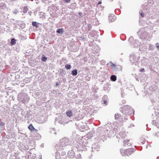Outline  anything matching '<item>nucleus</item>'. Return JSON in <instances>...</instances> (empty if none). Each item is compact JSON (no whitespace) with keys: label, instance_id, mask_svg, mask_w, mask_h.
Wrapping results in <instances>:
<instances>
[{"label":"nucleus","instance_id":"7ed1b4c3","mask_svg":"<svg viewBox=\"0 0 159 159\" xmlns=\"http://www.w3.org/2000/svg\"><path fill=\"white\" fill-rule=\"evenodd\" d=\"M68 156L69 158H72L74 157L75 156V153L72 151L69 152L68 153Z\"/></svg>","mask_w":159,"mask_h":159},{"label":"nucleus","instance_id":"412c9836","mask_svg":"<svg viewBox=\"0 0 159 159\" xmlns=\"http://www.w3.org/2000/svg\"><path fill=\"white\" fill-rule=\"evenodd\" d=\"M144 69H143V68H142V69H140V72H143V71H144Z\"/></svg>","mask_w":159,"mask_h":159},{"label":"nucleus","instance_id":"a211bd4d","mask_svg":"<svg viewBox=\"0 0 159 159\" xmlns=\"http://www.w3.org/2000/svg\"><path fill=\"white\" fill-rule=\"evenodd\" d=\"M156 47L158 49V50H159V44H158V43H156Z\"/></svg>","mask_w":159,"mask_h":159},{"label":"nucleus","instance_id":"4be33fe9","mask_svg":"<svg viewBox=\"0 0 159 159\" xmlns=\"http://www.w3.org/2000/svg\"><path fill=\"white\" fill-rule=\"evenodd\" d=\"M107 100H105L104 101V103L106 104H107Z\"/></svg>","mask_w":159,"mask_h":159},{"label":"nucleus","instance_id":"5701e85b","mask_svg":"<svg viewBox=\"0 0 159 159\" xmlns=\"http://www.w3.org/2000/svg\"><path fill=\"white\" fill-rule=\"evenodd\" d=\"M141 15L142 17H143L144 16V14L143 13H141Z\"/></svg>","mask_w":159,"mask_h":159},{"label":"nucleus","instance_id":"9d476101","mask_svg":"<svg viewBox=\"0 0 159 159\" xmlns=\"http://www.w3.org/2000/svg\"><path fill=\"white\" fill-rule=\"evenodd\" d=\"M120 117V115L118 113H116L115 114V118L116 119H118Z\"/></svg>","mask_w":159,"mask_h":159},{"label":"nucleus","instance_id":"f3484780","mask_svg":"<svg viewBox=\"0 0 159 159\" xmlns=\"http://www.w3.org/2000/svg\"><path fill=\"white\" fill-rule=\"evenodd\" d=\"M115 66L116 65L114 64H112L111 65V67L112 68H114Z\"/></svg>","mask_w":159,"mask_h":159},{"label":"nucleus","instance_id":"4468645a","mask_svg":"<svg viewBox=\"0 0 159 159\" xmlns=\"http://www.w3.org/2000/svg\"><path fill=\"white\" fill-rule=\"evenodd\" d=\"M42 60L43 61L45 62L47 60V58L45 57H43Z\"/></svg>","mask_w":159,"mask_h":159},{"label":"nucleus","instance_id":"0eeeda50","mask_svg":"<svg viewBox=\"0 0 159 159\" xmlns=\"http://www.w3.org/2000/svg\"><path fill=\"white\" fill-rule=\"evenodd\" d=\"M64 32V30L63 28L58 29L57 31V33L59 34H62Z\"/></svg>","mask_w":159,"mask_h":159},{"label":"nucleus","instance_id":"1a4fd4ad","mask_svg":"<svg viewBox=\"0 0 159 159\" xmlns=\"http://www.w3.org/2000/svg\"><path fill=\"white\" fill-rule=\"evenodd\" d=\"M16 43V40L14 39H12L11 40V45H14Z\"/></svg>","mask_w":159,"mask_h":159},{"label":"nucleus","instance_id":"6ab92c4d","mask_svg":"<svg viewBox=\"0 0 159 159\" xmlns=\"http://www.w3.org/2000/svg\"><path fill=\"white\" fill-rule=\"evenodd\" d=\"M4 125V123L3 122H2L0 123V125L1 126H3Z\"/></svg>","mask_w":159,"mask_h":159},{"label":"nucleus","instance_id":"ddd939ff","mask_svg":"<svg viewBox=\"0 0 159 159\" xmlns=\"http://www.w3.org/2000/svg\"><path fill=\"white\" fill-rule=\"evenodd\" d=\"M32 25H33L36 27H38V24L36 22H34V21H33V22H32Z\"/></svg>","mask_w":159,"mask_h":159},{"label":"nucleus","instance_id":"9b49d317","mask_svg":"<svg viewBox=\"0 0 159 159\" xmlns=\"http://www.w3.org/2000/svg\"><path fill=\"white\" fill-rule=\"evenodd\" d=\"M129 142V140H124L123 142L125 146H126V145H128L129 143H128Z\"/></svg>","mask_w":159,"mask_h":159},{"label":"nucleus","instance_id":"f03ea898","mask_svg":"<svg viewBox=\"0 0 159 159\" xmlns=\"http://www.w3.org/2000/svg\"><path fill=\"white\" fill-rule=\"evenodd\" d=\"M28 128L31 131H34L37 132L38 130L36 129L33 126L32 124H30L28 127Z\"/></svg>","mask_w":159,"mask_h":159},{"label":"nucleus","instance_id":"6e6552de","mask_svg":"<svg viewBox=\"0 0 159 159\" xmlns=\"http://www.w3.org/2000/svg\"><path fill=\"white\" fill-rule=\"evenodd\" d=\"M77 74V71L76 70H74L72 71V74L73 75L75 76Z\"/></svg>","mask_w":159,"mask_h":159},{"label":"nucleus","instance_id":"20e7f679","mask_svg":"<svg viewBox=\"0 0 159 159\" xmlns=\"http://www.w3.org/2000/svg\"><path fill=\"white\" fill-rule=\"evenodd\" d=\"M66 113L67 116L69 117H70L73 115V113L71 110H69L66 111Z\"/></svg>","mask_w":159,"mask_h":159},{"label":"nucleus","instance_id":"39448f33","mask_svg":"<svg viewBox=\"0 0 159 159\" xmlns=\"http://www.w3.org/2000/svg\"><path fill=\"white\" fill-rule=\"evenodd\" d=\"M109 19L111 22L114 21L115 20V17L113 16H110L109 17Z\"/></svg>","mask_w":159,"mask_h":159},{"label":"nucleus","instance_id":"393cba45","mask_svg":"<svg viewBox=\"0 0 159 159\" xmlns=\"http://www.w3.org/2000/svg\"><path fill=\"white\" fill-rule=\"evenodd\" d=\"M58 85H59V84L57 83H56V86H57Z\"/></svg>","mask_w":159,"mask_h":159},{"label":"nucleus","instance_id":"2eb2a0df","mask_svg":"<svg viewBox=\"0 0 159 159\" xmlns=\"http://www.w3.org/2000/svg\"><path fill=\"white\" fill-rule=\"evenodd\" d=\"M64 141H65V140L64 139H62L60 140V143H61V145H62V147H63L64 144H62L61 143H63L64 142Z\"/></svg>","mask_w":159,"mask_h":159},{"label":"nucleus","instance_id":"dca6fc26","mask_svg":"<svg viewBox=\"0 0 159 159\" xmlns=\"http://www.w3.org/2000/svg\"><path fill=\"white\" fill-rule=\"evenodd\" d=\"M149 50H151L152 49V45L150 44L149 46Z\"/></svg>","mask_w":159,"mask_h":159},{"label":"nucleus","instance_id":"f8f14e48","mask_svg":"<svg viewBox=\"0 0 159 159\" xmlns=\"http://www.w3.org/2000/svg\"><path fill=\"white\" fill-rule=\"evenodd\" d=\"M65 67L67 69H71V66L70 65L66 64L65 66Z\"/></svg>","mask_w":159,"mask_h":159},{"label":"nucleus","instance_id":"b1692460","mask_svg":"<svg viewBox=\"0 0 159 159\" xmlns=\"http://www.w3.org/2000/svg\"><path fill=\"white\" fill-rule=\"evenodd\" d=\"M101 3H102L100 1L98 2V4H101Z\"/></svg>","mask_w":159,"mask_h":159},{"label":"nucleus","instance_id":"423d86ee","mask_svg":"<svg viewBox=\"0 0 159 159\" xmlns=\"http://www.w3.org/2000/svg\"><path fill=\"white\" fill-rule=\"evenodd\" d=\"M111 79L112 81H115L116 80V77L115 75H112L111 76Z\"/></svg>","mask_w":159,"mask_h":159},{"label":"nucleus","instance_id":"aec40b11","mask_svg":"<svg viewBox=\"0 0 159 159\" xmlns=\"http://www.w3.org/2000/svg\"><path fill=\"white\" fill-rule=\"evenodd\" d=\"M64 1L65 2L68 3L70 2V0H64Z\"/></svg>","mask_w":159,"mask_h":159},{"label":"nucleus","instance_id":"a878e982","mask_svg":"<svg viewBox=\"0 0 159 159\" xmlns=\"http://www.w3.org/2000/svg\"><path fill=\"white\" fill-rule=\"evenodd\" d=\"M42 159L41 157V159Z\"/></svg>","mask_w":159,"mask_h":159},{"label":"nucleus","instance_id":"f257e3e1","mask_svg":"<svg viewBox=\"0 0 159 159\" xmlns=\"http://www.w3.org/2000/svg\"><path fill=\"white\" fill-rule=\"evenodd\" d=\"M134 151V149L133 148H129L125 151L123 148L120 149V152L121 154H123L124 153V155L127 156L130 155Z\"/></svg>","mask_w":159,"mask_h":159}]
</instances>
